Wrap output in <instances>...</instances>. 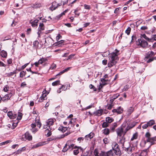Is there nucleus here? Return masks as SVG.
<instances>
[{"label": "nucleus", "mask_w": 156, "mask_h": 156, "mask_svg": "<svg viewBox=\"0 0 156 156\" xmlns=\"http://www.w3.org/2000/svg\"><path fill=\"white\" fill-rule=\"evenodd\" d=\"M103 141L104 143L105 144H106L108 143L109 142V140L108 138H105L103 140Z\"/></svg>", "instance_id": "nucleus-51"}, {"label": "nucleus", "mask_w": 156, "mask_h": 156, "mask_svg": "<svg viewBox=\"0 0 156 156\" xmlns=\"http://www.w3.org/2000/svg\"><path fill=\"white\" fill-rule=\"evenodd\" d=\"M112 150L115 152L116 155L120 156L121 154L119 145L116 143H114L112 144Z\"/></svg>", "instance_id": "nucleus-3"}, {"label": "nucleus", "mask_w": 156, "mask_h": 156, "mask_svg": "<svg viewBox=\"0 0 156 156\" xmlns=\"http://www.w3.org/2000/svg\"><path fill=\"white\" fill-rule=\"evenodd\" d=\"M12 58H9L7 60V62L8 65H10L12 64Z\"/></svg>", "instance_id": "nucleus-55"}, {"label": "nucleus", "mask_w": 156, "mask_h": 156, "mask_svg": "<svg viewBox=\"0 0 156 156\" xmlns=\"http://www.w3.org/2000/svg\"><path fill=\"white\" fill-rule=\"evenodd\" d=\"M69 133H66L62 135H61V136L60 137H57L55 139H60L62 138H64L66 136H67L68 135Z\"/></svg>", "instance_id": "nucleus-30"}, {"label": "nucleus", "mask_w": 156, "mask_h": 156, "mask_svg": "<svg viewBox=\"0 0 156 156\" xmlns=\"http://www.w3.org/2000/svg\"><path fill=\"white\" fill-rule=\"evenodd\" d=\"M154 59V58H150L148 59V60H147V63H150V62H151L152 61H153Z\"/></svg>", "instance_id": "nucleus-62"}, {"label": "nucleus", "mask_w": 156, "mask_h": 156, "mask_svg": "<svg viewBox=\"0 0 156 156\" xmlns=\"http://www.w3.org/2000/svg\"><path fill=\"white\" fill-rule=\"evenodd\" d=\"M147 123L148 126L149 127L154 124L155 121L153 120H151Z\"/></svg>", "instance_id": "nucleus-27"}, {"label": "nucleus", "mask_w": 156, "mask_h": 156, "mask_svg": "<svg viewBox=\"0 0 156 156\" xmlns=\"http://www.w3.org/2000/svg\"><path fill=\"white\" fill-rule=\"evenodd\" d=\"M136 42L138 45H140L143 48H146L148 45L147 42L142 39H138L136 41Z\"/></svg>", "instance_id": "nucleus-4"}, {"label": "nucleus", "mask_w": 156, "mask_h": 156, "mask_svg": "<svg viewBox=\"0 0 156 156\" xmlns=\"http://www.w3.org/2000/svg\"><path fill=\"white\" fill-rule=\"evenodd\" d=\"M94 155H95V156H99L98 155V150L96 149L94 150Z\"/></svg>", "instance_id": "nucleus-53"}, {"label": "nucleus", "mask_w": 156, "mask_h": 156, "mask_svg": "<svg viewBox=\"0 0 156 156\" xmlns=\"http://www.w3.org/2000/svg\"><path fill=\"white\" fill-rule=\"evenodd\" d=\"M62 36L59 34H58L56 37V40L57 41H58L60 38H61Z\"/></svg>", "instance_id": "nucleus-60"}, {"label": "nucleus", "mask_w": 156, "mask_h": 156, "mask_svg": "<svg viewBox=\"0 0 156 156\" xmlns=\"http://www.w3.org/2000/svg\"><path fill=\"white\" fill-rule=\"evenodd\" d=\"M103 112V110L102 109L98 110L96 112H94V114L96 116H101Z\"/></svg>", "instance_id": "nucleus-14"}, {"label": "nucleus", "mask_w": 156, "mask_h": 156, "mask_svg": "<svg viewBox=\"0 0 156 156\" xmlns=\"http://www.w3.org/2000/svg\"><path fill=\"white\" fill-rule=\"evenodd\" d=\"M124 135H123L122 137H121L120 139L119 143L122 144V148H125V150L128 151V153L130 154L131 153V151L132 149L131 147H126L124 145V143L125 142L126 138L124 136Z\"/></svg>", "instance_id": "nucleus-2"}, {"label": "nucleus", "mask_w": 156, "mask_h": 156, "mask_svg": "<svg viewBox=\"0 0 156 156\" xmlns=\"http://www.w3.org/2000/svg\"><path fill=\"white\" fill-rule=\"evenodd\" d=\"M60 81L59 80L56 81L54 82H53L52 83V85L53 86H55L57 85L58 84H59L60 83Z\"/></svg>", "instance_id": "nucleus-45"}, {"label": "nucleus", "mask_w": 156, "mask_h": 156, "mask_svg": "<svg viewBox=\"0 0 156 156\" xmlns=\"http://www.w3.org/2000/svg\"><path fill=\"white\" fill-rule=\"evenodd\" d=\"M109 123H108L106 121V122H104L102 124V127L103 128H105L106 127L108 126Z\"/></svg>", "instance_id": "nucleus-40"}, {"label": "nucleus", "mask_w": 156, "mask_h": 156, "mask_svg": "<svg viewBox=\"0 0 156 156\" xmlns=\"http://www.w3.org/2000/svg\"><path fill=\"white\" fill-rule=\"evenodd\" d=\"M12 95V94H7L5 95L4 96V97L3 98V99H2V101H5V100H9L10 99Z\"/></svg>", "instance_id": "nucleus-16"}, {"label": "nucleus", "mask_w": 156, "mask_h": 156, "mask_svg": "<svg viewBox=\"0 0 156 156\" xmlns=\"http://www.w3.org/2000/svg\"><path fill=\"white\" fill-rule=\"evenodd\" d=\"M151 134L149 132H147L145 134V136L147 138V139L151 138Z\"/></svg>", "instance_id": "nucleus-44"}, {"label": "nucleus", "mask_w": 156, "mask_h": 156, "mask_svg": "<svg viewBox=\"0 0 156 156\" xmlns=\"http://www.w3.org/2000/svg\"><path fill=\"white\" fill-rule=\"evenodd\" d=\"M116 132L118 136L121 137L122 134L123 135V129L122 127L118 128L116 130Z\"/></svg>", "instance_id": "nucleus-7"}, {"label": "nucleus", "mask_w": 156, "mask_h": 156, "mask_svg": "<svg viewBox=\"0 0 156 156\" xmlns=\"http://www.w3.org/2000/svg\"><path fill=\"white\" fill-rule=\"evenodd\" d=\"M105 121L108 123H110L114 121V119L109 117H107L106 118Z\"/></svg>", "instance_id": "nucleus-21"}, {"label": "nucleus", "mask_w": 156, "mask_h": 156, "mask_svg": "<svg viewBox=\"0 0 156 156\" xmlns=\"http://www.w3.org/2000/svg\"><path fill=\"white\" fill-rule=\"evenodd\" d=\"M90 89H93L94 91H96L97 90L96 88L94 87V85L91 84L90 85Z\"/></svg>", "instance_id": "nucleus-56"}, {"label": "nucleus", "mask_w": 156, "mask_h": 156, "mask_svg": "<svg viewBox=\"0 0 156 156\" xmlns=\"http://www.w3.org/2000/svg\"><path fill=\"white\" fill-rule=\"evenodd\" d=\"M61 87L62 88V90H66L67 89V86H66L64 85H62Z\"/></svg>", "instance_id": "nucleus-52"}, {"label": "nucleus", "mask_w": 156, "mask_h": 156, "mask_svg": "<svg viewBox=\"0 0 156 156\" xmlns=\"http://www.w3.org/2000/svg\"><path fill=\"white\" fill-rule=\"evenodd\" d=\"M147 150L145 149L141 151L139 156H146L147 154Z\"/></svg>", "instance_id": "nucleus-18"}, {"label": "nucleus", "mask_w": 156, "mask_h": 156, "mask_svg": "<svg viewBox=\"0 0 156 156\" xmlns=\"http://www.w3.org/2000/svg\"><path fill=\"white\" fill-rule=\"evenodd\" d=\"M67 146H68V144L67 143L65 144V146L64 147L62 150V152H65L66 151L68 150H69L68 147H67Z\"/></svg>", "instance_id": "nucleus-39"}, {"label": "nucleus", "mask_w": 156, "mask_h": 156, "mask_svg": "<svg viewBox=\"0 0 156 156\" xmlns=\"http://www.w3.org/2000/svg\"><path fill=\"white\" fill-rule=\"evenodd\" d=\"M46 98H43V96H41L40 98H39V99L38 101L39 102H42L44 100H45V99H46Z\"/></svg>", "instance_id": "nucleus-57"}, {"label": "nucleus", "mask_w": 156, "mask_h": 156, "mask_svg": "<svg viewBox=\"0 0 156 156\" xmlns=\"http://www.w3.org/2000/svg\"><path fill=\"white\" fill-rule=\"evenodd\" d=\"M136 125V122H132L129 126L131 129L133 127Z\"/></svg>", "instance_id": "nucleus-47"}, {"label": "nucleus", "mask_w": 156, "mask_h": 156, "mask_svg": "<svg viewBox=\"0 0 156 156\" xmlns=\"http://www.w3.org/2000/svg\"><path fill=\"white\" fill-rule=\"evenodd\" d=\"M117 113L119 114H120L123 111V108H122L121 107H119L117 109Z\"/></svg>", "instance_id": "nucleus-32"}, {"label": "nucleus", "mask_w": 156, "mask_h": 156, "mask_svg": "<svg viewBox=\"0 0 156 156\" xmlns=\"http://www.w3.org/2000/svg\"><path fill=\"white\" fill-rule=\"evenodd\" d=\"M58 129L61 131L62 132L64 133L65 132L67 129L66 127H64L63 126H60L58 128Z\"/></svg>", "instance_id": "nucleus-26"}, {"label": "nucleus", "mask_w": 156, "mask_h": 156, "mask_svg": "<svg viewBox=\"0 0 156 156\" xmlns=\"http://www.w3.org/2000/svg\"><path fill=\"white\" fill-rule=\"evenodd\" d=\"M31 20L30 21V22L32 26L33 27L37 26L38 25V23L39 20H35L34 21L31 22Z\"/></svg>", "instance_id": "nucleus-15"}, {"label": "nucleus", "mask_w": 156, "mask_h": 156, "mask_svg": "<svg viewBox=\"0 0 156 156\" xmlns=\"http://www.w3.org/2000/svg\"><path fill=\"white\" fill-rule=\"evenodd\" d=\"M129 88V85H126L125 86L124 88H123V90L124 91H126Z\"/></svg>", "instance_id": "nucleus-61"}, {"label": "nucleus", "mask_w": 156, "mask_h": 156, "mask_svg": "<svg viewBox=\"0 0 156 156\" xmlns=\"http://www.w3.org/2000/svg\"><path fill=\"white\" fill-rule=\"evenodd\" d=\"M73 151V153L75 155H77L80 152L83 153V148L80 147H77L76 146H74Z\"/></svg>", "instance_id": "nucleus-6"}, {"label": "nucleus", "mask_w": 156, "mask_h": 156, "mask_svg": "<svg viewBox=\"0 0 156 156\" xmlns=\"http://www.w3.org/2000/svg\"><path fill=\"white\" fill-rule=\"evenodd\" d=\"M36 123L37 126L39 128H40L41 126V123H40L39 121H37V122Z\"/></svg>", "instance_id": "nucleus-63"}, {"label": "nucleus", "mask_w": 156, "mask_h": 156, "mask_svg": "<svg viewBox=\"0 0 156 156\" xmlns=\"http://www.w3.org/2000/svg\"><path fill=\"white\" fill-rule=\"evenodd\" d=\"M26 148L25 147H23L18 150L17 152V154H19L21 153L22 151H24L26 150Z\"/></svg>", "instance_id": "nucleus-34"}, {"label": "nucleus", "mask_w": 156, "mask_h": 156, "mask_svg": "<svg viewBox=\"0 0 156 156\" xmlns=\"http://www.w3.org/2000/svg\"><path fill=\"white\" fill-rule=\"evenodd\" d=\"M108 156H115L116 154L113 150H111L107 152Z\"/></svg>", "instance_id": "nucleus-17"}, {"label": "nucleus", "mask_w": 156, "mask_h": 156, "mask_svg": "<svg viewBox=\"0 0 156 156\" xmlns=\"http://www.w3.org/2000/svg\"><path fill=\"white\" fill-rule=\"evenodd\" d=\"M14 73H13V72H11L10 73H6V76L8 77H10L13 76L14 74Z\"/></svg>", "instance_id": "nucleus-46"}, {"label": "nucleus", "mask_w": 156, "mask_h": 156, "mask_svg": "<svg viewBox=\"0 0 156 156\" xmlns=\"http://www.w3.org/2000/svg\"><path fill=\"white\" fill-rule=\"evenodd\" d=\"M13 115V114L12 111H9L7 113L8 116L11 119L12 118Z\"/></svg>", "instance_id": "nucleus-41"}, {"label": "nucleus", "mask_w": 156, "mask_h": 156, "mask_svg": "<svg viewBox=\"0 0 156 156\" xmlns=\"http://www.w3.org/2000/svg\"><path fill=\"white\" fill-rule=\"evenodd\" d=\"M154 55V53L152 51H149L146 55V57L145 59L146 60H147V59L149 58H150L153 56Z\"/></svg>", "instance_id": "nucleus-11"}, {"label": "nucleus", "mask_w": 156, "mask_h": 156, "mask_svg": "<svg viewBox=\"0 0 156 156\" xmlns=\"http://www.w3.org/2000/svg\"><path fill=\"white\" fill-rule=\"evenodd\" d=\"M1 56L3 58H6L7 56V53L4 50H2L0 53Z\"/></svg>", "instance_id": "nucleus-20"}, {"label": "nucleus", "mask_w": 156, "mask_h": 156, "mask_svg": "<svg viewBox=\"0 0 156 156\" xmlns=\"http://www.w3.org/2000/svg\"><path fill=\"white\" fill-rule=\"evenodd\" d=\"M103 133L105 135H108L110 133V130L108 129L105 128L103 130Z\"/></svg>", "instance_id": "nucleus-25"}, {"label": "nucleus", "mask_w": 156, "mask_h": 156, "mask_svg": "<svg viewBox=\"0 0 156 156\" xmlns=\"http://www.w3.org/2000/svg\"><path fill=\"white\" fill-rule=\"evenodd\" d=\"M75 54H72L70 55L68 57V58L67 59V60H68L69 59H71L75 55Z\"/></svg>", "instance_id": "nucleus-59"}, {"label": "nucleus", "mask_w": 156, "mask_h": 156, "mask_svg": "<svg viewBox=\"0 0 156 156\" xmlns=\"http://www.w3.org/2000/svg\"><path fill=\"white\" fill-rule=\"evenodd\" d=\"M84 8L85 9H90V7L89 5H87L86 4H85L84 5Z\"/></svg>", "instance_id": "nucleus-54"}, {"label": "nucleus", "mask_w": 156, "mask_h": 156, "mask_svg": "<svg viewBox=\"0 0 156 156\" xmlns=\"http://www.w3.org/2000/svg\"><path fill=\"white\" fill-rule=\"evenodd\" d=\"M64 41L63 40H62L59 41L57 42L56 44V45H58V46H61L62 45H63V44L64 43Z\"/></svg>", "instance_id": "nucleus-36"}, {"label": "nucleus", "mask_w": 156, "mask_h": 156, "mask_svg": "<svg viewBox=\"0 0 156 156\" xmlns=\"http://www.w3.org/2000/svg\"><path fill=\"white\" fill-rule=\"evenodd\" d=\"M46 144L45 142H39L37 144H35L33 146L32 148H36L40 146L44 145Z\"/></svg>", "instance_id": "nucleus-12"}, {"label": "nucleus", "mask_w": 156, "mask_h": 156, "mask_svg": "<svg viewBox=\"0 0 156 156\" xmlns=\"http://www.w3.org/2000/svg\"><path fill=\"white\" fill-rule=\"evenodd\" d=\"M156 141V137H154L147 139L146 141H145V143H146V142H149L151 143V145H153L154 144V142Z\"/></svg>", "instance_id": "nucleus-9"}, {"label": "nucleus", "mask_w": 156, "mask_h": 156, "mask_svg": "<svg viewBox=\"0 0 156 156\" xmlns=\"http://www.w3.org/2000/svg\"><path fill=\"white\" fill-rule=\"evenodd\" d=\"M107 153L102 151L100 154V156H108Z\"/></svg>", "instance_id": "nucleus-49"}, {"label": "nucleus", "mask_w": 156, "mask_h": 156, "mask_svg": "<svg viewBox=\"0 0 156 156\" xmlns=\"http://www.w3.org/2000/svg\"><path fill=\"white\" fill-rule=\"evenodd\" d=\"M119 51L117 49L115 50L114 52H113L110 54L107 53V52L104 53L102 55L103 57H105L109 55V60L108 63V66L109 68H111L115 65L119 60L118 57L119 55Z\"/></svg>", "instance_id": "nucleus-1"}, {"label": "nucleus", "mask_w": 156, "mask_h": 156, "mask_svg": "<svg viewBox=\"0 0 156 156\" xmlns=\"http://www.w3.org/2000/svg\"><path fill=\"white\" fill-rule=\"evenodd\" d=\"M119 96V94H116L113 95L110 98V103L112 104L114 101Z\"/></svg>", "instance_id": "nucleus-10"}, {"label": "nucleus", "mask_w": 156, "mask_h": 156, "mask_svg": "<svg viewBox=\"0 0 156 156\" xmlns=\"http://www.w3.org/2000/svg\"><path fill=\"white\" fill-rule=\"evenodd\" d=\"M57 4L55 2H53L52 3V7L51 8V10L52 11L56 9L57 8Z\"/></svg>", "instance_id": "nucleus-22"}, {"label": "nucleus", "mask_w": 156, "mask_h": 156, "mask_svg": "<svg viewBox=\"0 0 156 156\" xmlns=\"http://www.w3.org/2000/svg\"><path fill=\"white\" fill-rule=\"evenodd\" d=\"M94 136V134L92 132H91L89 134L86 135L85 137V138L86 140H88L89 139H91Z\"/></svg>", "instance_id": "nucleus-13"}, {"label": "nucleus", "mask_w": 156, "mask_h": 156, "mask_svg": "<svg viewBox=\"0 0 156 156\" xmlns=\"http://www.w3.org/2000/svg\"><path fill=\"white\" fill-rule=\"evenodd\" d=\"M6 65L3 62L0 61V66L5 67Z\"/></svg>", "instance_id": "nucleus-58"}, {"label": "nucleus", "mask_w": 156, "mask_h": 156, "mask_svg": "<svg viewBox=\"0 0 156 156\" xmlns=\"http://www.w3.org/2000/svg\"><path fill=\"white\" fill-rule=\"evenodd\" d=\"M23 138H24L29 140H32V137L30 134L28 132H26L24 134L23 136Z\"/></svg>", "instance_id": "nucleus-8"}, {"label": "nucleus", "mask_w": 156, "mask_h": 156, "mask_svg": "<svg viewBox=\"0 0 156 156\" xmlns=\"http://www.w3.org/2000/svg\"><path fill=\"white\" fill-rule=\"evenodd\" d=\"M142 38H144L148 41H150L151 39L147 37L145 34H143L141 35L140 38L142 39Z\"/></svg>", "instance_id": "nucleus-31"}, {"label": "nucleus", "mask_w": 156, "mask_h": 156, "mask_svg": "<svg viewBox=\"0 0 156 156\" xmlns=\"http://www.w3.org/2000/svg\"><path fill=\"white\" fill-rule=\"evenodd\" d=\"M47 61V58H40L38 60V63H39L40 64H42L43 62H44Z\"/></svg>", "instance_id": "nucleus-23"}, {"label": "nucleus", "mask_w": 156, "mask_h": 156, "mask_svg": "<svg viewBox=\"0 0 156 156\" xmlns=\"http://www.w3.org/2000/svg\"><path fill=\"white\" fill-rule=\"evenodd\" d=\"M84 139V138L83 137H80L78 138L77 140L79 143L83 141Z\"/></svg>", "instance_id": "nucleus-50"}, {"label": "nucleus", "mask_w": 156, "mask_h": 156, "mask_svg": "<svg viewBox=\"0 0 156 156\" xmlns=\"http://www.w3.org/2000/svg\"><path fill=\"white\" fill-rule=\"evenodd\" d=\"M130 129H131L129 126H127L125 129V130L124 131H123V135H124L126 134V133Z\"/></svg>", "instance_id": "nucleus-48"}, {"label": "nucleus", "mask_w": 156, "mask_h": 156, "mask_svg": "<svg viewBox=\"0 0 156 156\" xmlns=\"http://www.w3.org/2000/svg\"><path fill=\"white\" fill-rule=\"evenodd\" d=\"M137 138V133H135L133 134L132 138H131V140H133L134 139H136Z\"/></svg>", "instance_id": "nucleus-38"}, {"label": "nucleus", "mask_w": 156, "mask_h": 156, "mask_svg": "<svg viewBox=\"0 0 156 156\" xmlns=\"http://www.w3.org/2000/svg\"><path fill=\"white\" fill-rule=\"evenodd\" d=\"M107 63V60L105 59L102 61V63L104 65H106Z\"/></svg>", "instance_id": "nucleus-64"}, {"label": "nucleus", "mask_w": 156, "mask_h": 156, "mask_svg": "<svg viewBox=\"0 0 156 156\" xmlns=\"http://www.w3.org/2000/svg\"><path fill=\"white\" fill-rule=\"evenodd\" d=\"M17 117L16 119L18 120H20L22 118L23 114L20 112H18V115H17Z\"/></svg>", "instance_id": "nucleus-24"}, {"label": "nucleus", "mask_w": 156, "mask_h": 156, "mask_svg": "<svg viewBox=\"0 0 156 156\" xmlns=\"http://www.w3.org/2000/svg\"><path fill=\"white\" fill-rule=\"evenodd\" d=\"M82 154L83 156H88L89 152L87 151H85V149H83V153L82 152Z\"/></svg>", "instance_id": "nucleus-35"}, {"label": "nucleus", "mask_w": 156, "mask_h": 156, "mask_svg": "<svg viewBox=\"0 0 156 156\" xmlns=\"http://www.w3.org/2000/svg\"><path fill=\"white\" fill-rule=\"evenodd\" d=\"M134 111V108L133 107H130L128 110V115H130Z\"/></svg>", "instance_id": "nucleus-28"}, {"label": "nucleus", "mask_w": 156, "mask_h": 156, "mask_svg": "<svg viewBox=\"0 0 156 156\" xmlns=\"http://www.w3.org/2000/svg\"><path fill=\"white\" fill-rule=\"evenodd\" d=\"M131 30V28L130 27H129L127 28V29L126 30L125 32L128 35H129L130 34V31Z\"/></svg>", "instance_id": "nucleus-43"}, {"label": "nucleus", "mask_w": 156, "mask_h": 156, "mask_svg": "<svg viewBox=\"0 0 156 156\" xmlns=\"http://www.w3.org/2000/svg\"><path fill=\"white\" fill-rule=\"evenodd\" d=\"M68 149L70 150L73 149L74 147V145L73 144H72L70 145H68Z\"/></svg>", "instance_id": "nucleus-42"}, {"label": "nucleus", "mask_w": 156, "mask_h": 156, "mask_svg": "<svg viewBox=\"0 0 156 156\" xmlns=\"http://www.w3.org/2000/svg\"><path fill=\"white\" fill-rule=\"evenodd\" d=\"M117 123H116V122H115L114 123H113L111 127V128L112 131V132L114 131L116 127H117Z\"/></svg>", "instance_id": "nucleus-29"}, {"label": "nucleus", "mask_w": 156, "mask_h": 156, "mask_svg": "<svg viewBox=\"0 0 156 156\" xmlns=\"http://www.w3.org/2000/svg\"><path fill=\"white\" fill-rule=\"evenodd\" d=\"M39 44V42L38 41H35L33 42V47L36 48H37L38 47Z\"/></svg>", "instance_id": "nucleus-33"}, {"label": "nucleus", "mask_w": 156, "mask_h": 156, "mask_svg": "<svg viewBox=\"0 0 156 156\" xmlns=\"http://www.w3.org/2000/svg\"><path fill=\"white\" fill-rule=\"evenodd\" d=\"M45 26L43 23H40L38 27V30L37 34L38 35V37H40V34L41 33V31L44 30Z\"/></svg>", "instance_id": "nucleus-5"}, {"label": "nucleus", "mask_w": 156, "mask_h": 156, "mask_svg": "<svg viewBox=\"0 0 156 156\" xmlns=\"http://www.w3.org/2000/svg\"><path fill=\"white\" fill-rule=\"evenodd\" d=\"M26 73V71H22L20 73V77L21 78L25 76Z\"/></svg>", "instance_id": "nucleus-37"}, {"label": "nucleus", "mask_w": 156, "mask_h": 156, "mask_svg": "<svg viewBox=\"0 0 156 156\" xmlns=\"http://www.w3.org/2000/svg\"><path fill=\"white\" fill-rule=\"evenodd\" d=\"M54 123V120L52 119H50L47 120L46 124L48 126L52 125Z\"/></svg>", "instance_id": "nucleus-19"}]
</instances>
